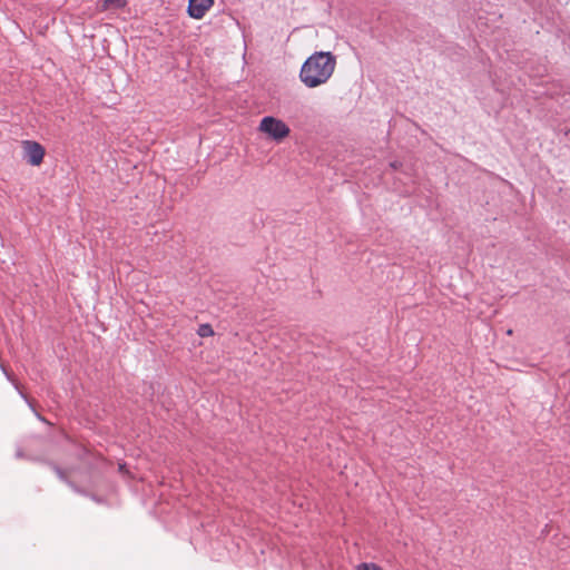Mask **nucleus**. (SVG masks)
Returning <instances> with one entry per match:
<instances>
[{"mask_svg":"<svg viewBox=\"0 0 570 570\" xmlns=\"http://www.w3.org/2000/svg\"><path fill=\"white\" fill-rule=\"evenodd\" d=\"M336 67V58L330 51H316L302 65L299 80L307 88H316L326 83Z\"/></svg>","mask_w":570,"mask_h":570,"instance_id":"nucleus-1","label":"nucleus"},{"mask_svg":"<svg viewBox=\"0 0 570 570\" xmlns=\"http://www.w3.org/2000/svg\"><path fill=\"white\" fill-rule=\"evenodd\" d=\"M259 130L276 141L283 140L291 132L289 127L283 120L272 116H266L261 120Z\"/></svg>","mask_w":570,"mask_h":570,"instance_id":"nucleus-2","label":"nucleus"},{"mask_svg":"<svg viewBox=\"0 0 570 570\" xmlns=\"http://www.w3.org/2000/svg\"><path fill=\"white\" fill-rule=\"evenodd\" d=\"M22 157L31 166H40L43 161L46 150L35 140H23L21 142Z\"/></svg>","mask_w":570,"mask_h":570,"instance_id":"nucleus-3","label":"nucleus"},{"mask_svg":"<svg viewBox=\"0 0 570 570\" xmlns=\"http://www.w3.org/2000/svg\"><path fill=\"white\" fill-rule=\"evenodd\" d=\"M214 3V0H189L187 12L190 18L200 20L205 17Z\"/></svg>","mask_w":570,"mask_h":570,"instance_id":"nucleus-4","label":"nucleus"},{"mask_svg":"<svg viewBox=\"0 0 570 570\" xmlns=\"http://www.w3.org/2000/svg\"><path fill=\"white\" fill-rule=\"evenodd\" d=\"M127 6V0H104L101 3V11L111 9H122Z\"/></svg>","mask_w":570,"mask_h":570,"instance_id":"nucleus-5","label":"nucleus"},{"mask_svg":"<svg viewBox=\"0 0 570 570\" xmlns=\"http://www.w3.org/2000/svg\"><path fill=\"white\" fill-rule=\"evenodd\" d=\"M197 334L200 337H209V336L214 335V330H213L212 325H209V324H202L198 327Z\"/></svg>","mask_w":570,"mask_h":570,"instance_id":"nucleus-6","label":"nucleus"},{"mask_svg":"<svg viewBox=\"0 0 570 570\" xmlns=\"http://www.w3.org/2000/svg\"><path fill=\"white\" fill-rule=\"evenodd\" d=\"M356 570H381V569L374 563H361L357 566Z\"/></svg>","mask_w":570,"mask_h":570,"instance_id":"nucleus-7","label":"nucleus"},{"mask_svg":"<svg viewBox=\"0 0 570 570\" xmlns=\"http://www.w3.org/2000/svg\"><path fill=\"white\" fill-rule=\"evenodd\" d=\"M55 470H56V472L59 473L60 478H63V474H62V472L60 470H57V468H55Z\"/></svg>","mask_w":570,"mask_h":570,"instance_id":"nucleus-8","label":"nucleus"}]
</instances>
